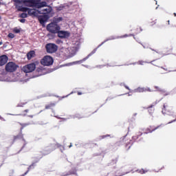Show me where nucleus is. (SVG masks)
Here are the masks:
<instances>
[{
    "mask_svg": "<svg viewBox=\"0 0 176 176\" xmlns=\"http://www.w3.org/2000/svg\"><path fill=\"white\" fill-rule=\"evenodd\" d=\"M20 3H22L25 6V5L23 3H16V7L19 12H28V14L31 16L32 17H38L39 14H41V10H36L35 8H28L27 7H23L20 6Z\"/></svg>",
    "mask_w": 176,
    "mask_h": 176,
    "instance_id": "nucleus-1",
    "label": "nucleus"
},
{
    "mask_svg": "<svg viewBox=\"0 0 176 176\" xmlns=\"http://www.w3.org/2000/svg\"><path fill=\"white\" fill-rule=\"evenodd\" d=\"M15 3H24L25 6H36V8H42L46 6L45 2L40 3L39 0H13Z\"/></svg>",
    "mask_w": 176,
    "mask_h": 176,
    "instance_id": "nucleus-2",
    "label": "nucleus"
},
{
    "mask_svg": "<svg viewBox=\"0 0 176 176\" xmlns=\"http://www.w3.org/2000/svg\"><path fill=\"white\" fill-rule=\"evenodd\" d=\"M60 30H61L60 25L54 22H52L47 25V31L51 32V34H57Z\"/></svg>",
    "mask_w": 176,
    "mask_h": 176,
    "instance_id": "nucleus-3",
    "label": "nucleus"
},
{
    "mask_svg": "<svg viewBox=\"0 0 176 176\" xmlns=\"http://www.w3.org/2000/svg\"><path fill=\"white\" fill-rule=\"evenodd\" d=\"M40 3H42V2H45L46 5L43 6V7H40L38 8L36 6H28V8H36V9H41L42 8H45L41 10H40V14H50L52 13V7L47 6V3L46 1H41V0H38Z\"/></svg>",
    "mask_w": 176,
    "mask_h": 176,
    "instance_id": "nucleus-4",
    "label": "nucleus"
},
{
    "mask_svg": "<svg viewBox=\"0 0 176 176\" xmlns=\"http://www.w3.org/2000/svg\"><path fill=\"white\" fill-rule=\"evenodd\" d=\"M53 58L50 56H44L41 61L42 65H45L46 67H49L50 65H53Z\"/></svg>",
    "mask_w": 176,
    "mask_h": 176,
    "instance_id": "nucleus-5",
    "label": "nucleus"
},
{
    "mask_svg": "<svg viewBox=\"0 0 176 176\" xmlns=\"http://www.w3.org/2000/svg\"><path fill=\"white\" fill-rule=\"evenodd\" d=\"M17 69V65L13 62H10L6 65L7 72H14Z\"/></svg>",
    "mask_w": 176,
    "mask_h": 176,
    "instance_id": "nucleus-6",
    "label": "nucleus"
},
{
    "mask_svg": "<svg viewBox=\"0 0 176 176\" xmlns=\"http://www.w3.org/2000/svg\"><path fill=\"white\" fill-rule=\"evenodd\" d=\"M35 68H36V65H35V63H30L29 65L24 66L23 67V71L26 74H28L30 72L35 71Z\"/></svg>",
    "mask_w": 176,
    "mask_h": 176,
    "instance_id": "nucleus-7",
    "label": "nucleus"
},
{
    "mask_svg": "<svg viewBox=\"0 0 176 176\" xmlns=\"http://www.w3.org/2000/svg\"><path fill=\"white\" fill-rule=\"evenodd\" d=\"M46 50L47 53H54L55 52H57V45L54 43L47 44Z\"/></svg>",
    "mask_w": 176,
    "mask_h": 176,
    "instance_id": "nucleus-8",
    "label": "nucleus"
},
{
    "mask_svg": "<svg viewBox=\"0 0 176 176\" xmlns=\"http://www.w3.org/2000/svg\"><path fill=\"white\" fill-rule=\"evenodd\" d=\"M58 38H69L71 35L68 31L58 30L57 32Z\"/></svg>",
    "mask_w": 176,
    "mask_h": 176,
    "instance_id": "nucleus-9",
    "label": "nucleus"
},
{
    "mask_svg": "<svg viewBox=\"0 0 176 176\" xmlns=\"http://www.w3.org/2000/svg\"><path fill=\"white\" fill-rule=\"evenodd\" d=\"M1 82H16L15 79L12 78V77L8 75H1L0 76Z\"/></svg>",
    "mask_w": 176,
    "mask_h": 176,
    "instance_id": "nucleus-10",
    "label": "nucleus"
},
{
    "mask_svg": "<svg viewBox=\"0 0 176 176\" xmlns=\"http://www.w3.org/2000/svg\"><path fill=\"white\" fill-rule=\"evenodd\" d=\"M50 17V16L47 15L41 16H38V21L41 23V24H44L47 21V20H49Z\"/></svg>",
    "mask_w": 176,
    "mask_h": 176,
    "instance_id": "nucleus-11",
    "label": "nucleus"
},
{
    "mask_svg": "<svg viewBox=\"0 0 176 176\" xmlns=\"http://www.w3.org/2000/svg\"><path fill=\"white\" fill-rule=\"evenodd\" d=\"M6 63H8V56H6V55L0 56V67H2V65H5Z\"/></svg>",
    "mask_w": 176,
    "mask_h": 176,
    "instance_id": "nucleus-12",
    "label": "nucleus"
},
{
    "mask_svg": "<svg viewBox=\"0 0 176 176\" xmlns=\"http://www.w3.org/2000/svg\"><path fill=\"white\" fill-rule=\"evenodd\" d=\"M27 57L28 60H31V58L35 57V51H30L29 53H28Z\"/></svg>",
    "mask_w": 176,
    "mask_h": 176,
    "instance_id": "nucleus-13",
    "label": "nucleus"
},
{
    "mask_svg": "<svg viewBox=\"0 0 176 176\" xmlns=\"http://www.w3.org/2000/svg\"><path fill=\"white\" fill-rule=\"evenodd\" d=\"M60 21H63V17H54L53 20V23H55V24H58Z\"/></svg>",
    "mask_w": 176,
    "mask_h": 176,
    "instance_id": "nucleus-14",
    "label": "nucleus"
},
{
    "mask_svg": "<svg viewBox=\"0 0 176 176\" xmlns=\"http://www.w3.org/2000/svg\"><path fill=\"white\" fill-rule=\"evenodd\" d=\"M20 17H21L22 19H25L27 17V13L23 12L21 14Z\"/></svg>",
    "mask_w": 176,
    "mask_h": 176,
    "instance_id": "nucleus-15",
    "label": "nucleus"
},
{
    "mask_svg": "<svg viewBox=\"0 0 176 176\" xmlns=\"http://www.w3.org/2000/svg\"><path fill=\"white\" fill-rule=\"evenodd\" d=\"M136 91L138 93H142L143 91H145V89H144V88H138Z\"/></svg>",
    "mask_w": 176,
    "mask_h": 176,
    "instance_id": "nucleus-16",
    "label": "nucleus"
},
{
    "mask_svg": "<svg viewBox=\"0 0 176 176\" xmlns=\"http://www.w3.org/2000/svg\"><path fill=\"white\" fill-rule=\"evenodd\" d=\"M14 32H15V34H19L20 32V29L15 28L13 30Z\"/></svg>",
    "mask_w": 176,
    "mask_h": 176,
    "instance_id": "nucleus-17",
    "label": "nucleus"
},
{
    "mask_svg": "<svg viewBox=\"0 0 176 176\" xmlns=\"http://www.w3.org/2000/svg\"><path fill=\"white\" fill-rule=\"evenodd\" d=\"M8 38H14V34H12V33H10V34H8Z\"/></svg>",
    "mask_w": 176,
    "mask_h": 176,
    "instance_id": "nucleus-18",
    "label": "nucleus"
},
{
    "mask_svg": "<svg viewBox=\"0 0 176 176\" xmlns=\"http://www.w3.org/2000/svg\"><path fill=\"white\" fill-rule=\"evenodd\" d=\"M77 51H78V49L73 47V52H72V54H75Z\"/></svg>",
    "mask_w": 176,
    "mask_h": 176,
    "instance_id": "nucleus-19",
    "label": "nucleus"
},
{
    "mask_svg": "<svg viewBox=\"0 0 176 176\" xmlns=\"http://www.w3.org/2000/svg\"><path fill=\"white\" fill-rule=\"evenodd\" d=\"M139 173H140V174H145V173H146V171L142 170H140Z\"/></svg>",
    "mask_w": 176,
    "mask_h": 176,
    "instance_id": "nucleus-20",
    "label": "nucleus"
},
{
    "mask_svg": "<svg viewBox=\"0 0 176 176\" xmlns=\"http://www.w3.org/2000/svg\"><path fill=\"white\" fill-rule=\"evenodd\" d=\"M19 21L21 23H25V19H23L19 20Z\"/></svg>",
    "mask_w": 176,
    "mask_h": 176,
    "instance_id": "nucleus-21",
    "label": "nucleus"
},
{
    "mask_svg": "<svg viewBox=\"0 0 176 176\" xmlns=\"http://www.w3.org/2000/svg\"><path fill=\"white\" fill-rule=\"evenodd\" d=\"M80 94H82L80 92H78V96H80Z\"/></svg>",
    "mask_w": 176,
    "mask_h": 176,
    "instance_id": "nucleus-22",
    "label": "nucleus"
},
{
    "mask_svg": "<svg viewBox=\"0 0 176 176\" xmlns=\"http://www.w3.org/2000/svg\"><path fill=\"white\" fill-rule=\"evenodd\" d=\"M1 45H2V42H0V46H1Z\"/></svg>",
    "mask_w": 176,
    "mask_h": 176,
    "instance_id": "nucleus-23",
    "label": "nucleus"
},
{
    "mask_svg": "<svg viewBox=\"0 0 176 176\" xmlns=\"http://www.w3.org/2000/svg\"><path fill=\"white\" fill-rule=\"evenodd\" d=\"M174 15L176 16V13H174Z\"/></svg>",
    "mask_w": 176,
    "mask_h": 176,
    "instance_id": "nucleus-24",
    "label": "nucleus"
},
{
    "mask_svg": "<svg viewBox=\"0 0 176 176\" xmlns=\"http://www.w3.org/2000/svg\"><path fill=\"white\" fill-rule=\"evenodd\" d=\"M71 146H72V145H70L69 148H71Z\"/></svg>",
    "mask_w": 176,
    "mask_h": 176,
    "instance_id": "nucleus-25",
    "label": "nucleus"
}]
</instances>
